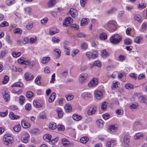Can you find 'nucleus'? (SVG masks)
Returning <instances> with one entry per match:
<instances>
[{
	"label": "nucleus",
	"instance_id": "f257e3e1",
	"mask_svg": "<svg viewBox=\"0 0 147 147\" xmlns=\"http://www.w3.org/2000/svg\"><path fill=\"white\" fill-rule=\"evenodd\" d=\"M121 40L122 37L117 34H115L112 35L109 39L110 42L114 45L119 43Z\"/></svg>",
	"mask_w": 147,
	"mask_h": 147
},
{
	"label": "nucleus",
	"instance_id": "f03ea898",
	"mask_svg": "<svg viewBox=\"0 0 147 147\" xmlns=\"http://www.w3.org/2000/svg\"><path fill=\"white\" fill-rule=\"evenodd\" d=\"M3 140L4 144L7 145L8 144L12 143L13 141V138L9 134H5L4 136Z\"/></svg>",
	"mask_w": 147,
	"mask_h": 147
},
{
	"label": "nucleus",
	"instance_id": "7ed1b4c3",
	"mask_svg": "<svg viewBox=\"0 0 147 147\" xmlns=\"http://www.w3.org/2000/svg\"><path fill=\"white\" fill-rule=\"evenodd\" d=\"M73 22V20L71 18L68 17L65 18L63 21V25L64 27H67L70 25Z\"/></svg>",
	"mask_w": 147,
	"mask_h": 147
},
{
	"label": "nucleus",
	"instance_id": "20e7f679",
	"mask_svg": "<svg viewBox=\"0 0 147 147\" xmlns=\"http://www.w3.org/2000/svg\"><path fill=\"white\" fill-rule=\"evenodd\" d=\"M95 96L97 100H100L103 97V94L102 92L99 90H97L94 92Z\"/></svg>",
	"mask_w": 147,
	"mask_h": 147
},
{
	"label": "nucleus",
	"instance_id": "39448f33",
	"mask_svg": "<svg viewBox=\"0 0 147 147\" xmlns=\"http://www.w3.org/2000/svg\"><path fill=\"white\" fill-rule=\"evenodd\" d=\"M116 23L115 21H110L107 24V26L111 30L115 29Z\"/></svg>",
	"mask_w": 147,
	"mask_h": 147
},
{
	"label": "nucleus",
	"instance_id": "423d86ee",
	"mask_svg": "<svg viewBox=\"0 0 147 147\" xmlns=\"http://www.w3.org/2000/svg\"><path fill=\"white\" fill-rule=\"evenodd\" d=\"M97 107L96 106H91L89 107L87 111V113L88 115H91L94 114L96 112Z\"/></svg>",
	"mask_w": 147,
	"mask_h": 147
},
{
	"label": "nucleus",
	"instance_id": "0eeeda50",
	"mask_svg": "<svg viewBox=\"0 0 147 147\" xmlns=\"http://www.w3.org/2000/svg\"><path fill=\"white\" fill-rule=\"evenodd\" d=\"M88 76V75L86 73H84L81 74L79 78L80 82L81 84L83 83L86 80Z\"/></svg>",
	"mask_w": 147,
	"mask_h": 147
},
{
	"label": "nucleus",
	"instance_id": "6e6552de",
	"mask_svg": "<svg viewBox=\"0 0 147 147\" xmlns=\"http://www.w3.org/2000/svg\"><path fill=\"white\" fill-rule=\"evenodd\" d=\"M98 83V80L97 79L94 78L88 83V85L90 87L94 86L97 85Z\"/></svg>",
	"mask_w": 147,
	"mask_h": 147
},
{
	"label": "nucleus",
	"instance_id": "1a4fd4ad",
	"mask_svg": "<svg viewBox=\"0 0 147 147\" xmlns=\"http://www.w3.org/2000/svg\"><path fill=\"white\" fill-rule=\"evenodd\" d=\"M116 144L117 142L115 140H111L107 142L106 146L107 147H114L117 146Z\"/></svg>",
	"mask_w": 147,
	"mask_h": 147
},
{
	"label": "nucleus",
	"instance_id": "9d476101",
	"mask_svg": "<svg viewBox=\"0 0 147 147\" xmlns=\"http://www.w3.org/2000/svg\"><path fill=\"white\" fill-rule=\"evenodd\" d=\"M25 78L26 80L29 81L32 80L34 78V76L31 73L26 72L25 74Z\"/></svg>",
	"mask_w": 147,
	"mask_h": 147
},
{
	"label": "nucleus",
	"instance_id": "9b49d317",
	"mask_svg": "<svg viewBox=\"0 0 147 147\" xmlns=\"http://www.w3.org/2000/svg\"><path fill=\"white\" fill-rule=\"evenodd\" d=\"M51 135L48 134H45L43 136L44 140L47 142H50L51 141Z\"/></svg>",
	"mask_w": 147,
	"mask_h": 147
},
{
	"label": "nucleus",
	"instance_id": "f8f14e48",
	"mask_svg": "<svg viewBox=\"0 0 147 147\" xmlns=\"http://www.w3.org/2000/svg\"><path fill=\"white\" fill-rule=\"evenodd\" d=\"M21 125L22 127L25 128L29 127L30 126L29 123L26 122L24 120H22L21 121Z\"/></svg>",
	"mask_w": 147,
	"mask_h": 147
},
{
	"label": "nucleus",
	"instance_id": "ddd939ff",
	"mask_svg": "<svg viewBox=\"0 0 147 147\" xmlns=\"http://www.w3.org/2000/svg\"><path fill=\"white\" fill-rule=\"evenodd\" d=\"M61 142L63 145L64 146H68L70 144L69 141L65 138H62L61 139Z\"/></svg>",
	"mask_w": 147,
	"mask_h": 147
},
{
	"label": "nucleus",
	"instance_id": "4468645a",
	"mask_svg": "<svg viewBox=\"0 0 147 147\" xmlns=\"http://www.w3.org/2000/svg\"><path fill=\"white\" fill-rule=\"evenodd\" d=\"M89 20L88 18H82L80 22V25L81 26H84L88 24Z\"/></svg>",
	"mask_w": 147,
	"mask_h": 147
},
{
	"label": "nucleus",
	"instance_id": "2eb2a0df",
	"mask_svg": "<svg viewBox=\"0 0 147 147\" xmlns=\"http://www.w3.org/2000/svg\"><path fill=\"white\" fill-rule=\"evenodd\" d=\"M144 137V134L142 133H139L135 135L134 139L135 140H138L139 139H142Z\"/></svg>",
	"mask_w": 147,
	"mask_h": 147
},
{
	"label": "nucleus",
	"instance_id": "dca6fc26",
	"mask_svg": "<svg viewBox=\"0 0 147 147\" xmlns=\"http://www.w3.org/2000/svg\"><path fill=\"white\" fill-rule=\"evenodd\" d=\"M69 12L71 16L73 18L75 17L77 14V11L74 9H71L69 11Z\"/></svg>",
	"mask_w": 147,
	"mask_h": 147
},
{
	"label": "nucleus",
	"instance_id": "f3484780",
	"mask_svg": "<svg viewBox=\"0 0 147 147\" xmlns=\"http://www.w3.org/2000/svg\"><path fill=\"white\" fill-rule=\"evenodd\" d=\"M57 112L58 117L59 118H61L63 116V113L61 109L60 108H58L56 110Z\"/></svg>",
	"mask_w": 147,
	"mask_h": 147
},
{
	"label": "nucleus",
	"instance_id": "a211bd4d",
	"mask_svg": "<svg viewBox=\"0 0 147 147\" xmlns=\"http://www.w3.org/2000/svg\"><path fill=\"white\" fill-rule=\"evenodd\" d=\"M109 55V54L107 52L105 49L102 50L101 52V56L104 58H105Z\"/></svg>",
	"mask_w": 147,
	"mask_h": 147
},
{
	"label": "nucleus",
	"instance_id": "6ab92c4d",
	"mask_svg": "<svg viewBox=\"0 0 147 147\" xmlns=\"http://www.w3.org/2000/svg\"><path fill=\"white\" fill-rule=\"evenodd\" d=\"M56 127V124L55 123L52 122L49 124V129L53 130L55 129Z\"/></svg>",
	"mask_w": 147,
	"mask_h": 147
},
{
	"label": "nucleus",
	"instance_id": "aec40b11",
	"mask_svg": "<svg viewBox=\"0 0 147 147\" xmlns=\"http://www.w3.org/2000/svg\"><path fill=\"white\" fill-rule=\"evenodd\" d=\"M9 117L11 119L13 120L17 119L20 117V116L15 115L12 112L9 113Z\"/></svg>",
	"mask_w": 147,
	"mask_h": 147
},
{
	"label": "nucleus",
	"instance_id": "412c9836",
	"mask_svg": "<svg viewBox=\"0 0 147 147\" xmlns=\"http://www.w3.org/2000/svg\"><path fill=\"white\" fill-rule=\"evenodd\" d=\"M97 126L99 128H102L103 127L104 122L102 119H100L96 121V122Z\"/></svg>",
	"mask_w": 147,
	"mask_h": 147
},
{
	"label": "nucleus",
	"instance_id": "4be33fe9",
	"mask_svg": "<svg viewBox=\"0 0 147 147\" xmlns=\"http://www.w3.org/2000/svg\"><path fill=\"white\" fill-rule=\"evenodd\" d=\"M59 32V30H58L56 28H53L52 30H50L49 34L51 35H53L58 33Z\"/></svg>",
	"mask_w": 147,
	"mask_h": 147
},
{
	"label": "nucleus",
	"instance_id": "5701e85b",
	"mask_svg": "<svg viewBox=\"0 0 147 147\" xmlns=\"http://www.w3.org/2000/svg\"><path fill=\"white\" fill-rule=\"evenodd\" d=\"M56 96V93L55 92L53 93L51 95L49 100V102H52L54 100Z\"/></svg>",
	"mask_w": 147,
	"mask_h": 147
},
{
	"label": "nucleus",
	"instance_id": "b1692460",
	"mask_svg": "<svg viewBox=\"0 0 147 147\" xmlns=\"http://www.w3.org/2000/svg\"><path fill=\"white\" fill-rule=\"evenodd\" d=\"M64 108L66 112H70L71 111L72 107L69 104H67L65 105L64 107Z\"/></svg>",
	"mask_w": 147,
	"mask_h": 147
},
{
	"label": "nucleus",
	"instance_id": "393cba45",
	"mask_svg": "<svg viewBox=\"0 0 147 147\" xmlns=\"http://www.w3.org/2000/svg\"><path fill=\"white\" fill-rule=\"evenodd\" d=\"M99 38L102 40H104L107 38V36L106 33H102L99 34Z\"/></svg>",
	"mask_w": 147,
	"mask_h": 147
},
{
	"label": "nucleus",
	"instance_id": "a878e982",
	"mask_svg": "<svg viewBox=\"0 0 147 147\" xmlns=\"http://www.w3.org/2000/svg\"><path fill=\"white\" fill-rule=\"evenodd\" d=\"M50 59V58L49 57H43L42 59V62L43 64L46 63L49 61Z\"/></svg>",
	"mask_w": 147,
	"mask_h": 147
},
{
	"label": "nucleus",
	"instance_id": "bb28decb",
	"mask_svg": "<svg viewBox=\"0 0 147 147\" xmlns=\"http://www.w3.org/2000/svg\"><path fill=\"white\" fill-rule=\"evenodd\" d=\"M135 20L138 21L139 22L141 23L142 21V19L141 16L138 15H135L134 17Z\"/></svg>",
	"mask_w": 147,
	"mask_h": 147
},
{
	"label": "nucleus",
	"instance_id": "cd10ccee",
	"mask_svg": "<svg viewBox=\"0 0 147 147\" xmlns=\"http://www.w3.org/2000/svg\"><path fill=\"white\" fill-rule=\"evenodd\" d=\"M13 129L14 131L16 132H18L20 131L21 127L20 125L18 124L15 125L13 127Z\"/></svg>",
	"mask_w": 147,
	"mask_h": 147
},
{
	"label": "nucleus",
	"instance_id": "c85d7f7f",
	"mask_svg": "<svg viewBox=\"0 0 147 147\" xmlns=\"http://www.w3.org/2000/svg\"><path fill=\"white\" fill-rule=\"evenodd\" d=\"M89 140V138L88 137H83L80 139V142L83 143H86Z\"/></svg>",
	"mask_w": 147,
	"mask_h": 147
},
{
	"label": "nucleus",
	"instance_id": "c756f323",
	"mask_svg": "<svg viewBox=\"0 0 147 147\" xmlns=\"http://www.w3.org/2000/svg\"><path fill=\"white\" fill-rule=\"evenodd\" d=\"M82 96L84 98H90L92 96L91 93L88 92L83 93L82 94Z\"/></svg>",
	"mask_w": 147,
	"mask_h": 147
},
{
	"label": "nucleus",
	"instance_id": "7c9ffc66",
	"mask_svg": "<svg viewBox=\"0 0 147 147\" xmlns=\"http://www.w3.org/2000/svg\"><path fill=\"white\" fill-rule=\"evenodd\" d=\"M73 119L75 120L79 121L82 118V117L80 115H78L77 114H74L72 116Z\"/></svg>",
	"mask_w": 147,
	"mask_h": 147
},
{
	"label": "nucleus",
	"instance_id": "2f4dec72",
	"mask_svg": "<svg viewBox=\"0 0 147 147\" xmlns=\"http://www.w3.org/2000/svg\"><path fill=\"white\" fill-rule=\"evenodd\" d=\"M132 43V40L129 38H127L124 40V44L126 45H129L131 44Z\"/></svg>",
	"mask_w": 147,
	"mask_h": 147
},
{
	"label": "nucleus",
	"instance_id": "473e14b6",
	"mask_svg": "<svg viewBox=\"0 0 147 147\" xmlns=\"http://www.w3.org/2000/svg\"><path fill=\"white\" fill-rule=\"evenodd\" d=\"M34 105L36 107L38 108H40L42 106V105L37 101H34L33 102Z\"/></svg>",
	"mask_w": 147,
	"mask_h": 147
},
{
	"label": "nucleus",
	"instance_id": "72a5a7b5",
	"mask_svg": "<svg viewBox=\"0 0 147 147\" xmlns=\"http://www.w3.org/2000/svg\"><path fill=\"white\" fill-rule=\"evenodd\" d=\"M34 95V94L31 91H28L26 93V96L28 98H31Z\"/></svg>",
	"mask_w": 147,
	"mask_h": 147
},
{
	"label": "nucleus",
	"instance_id": "f704fd0d",
	"mask_svg": "<svg viewBox=\"0 0 147 147\" xmlns=\"http://www.w3.org/2000/svg\"><path fill=\"white\" fill-rule=\"evenodd\" d=\"M7 53L6 50H4L0 51V57L2 58L4 57Z\"/></svg>",
	"mask_w": 147,
	"mask_h": 147
},
{
	"label": "nucleus",
	"instance_id": "c9c22d12",
	"mask_svg": "<svg viewBox=\"0 0 147 147\" xmlns=\"http://www.w3.org/2000/svg\"><path fill=\"white\" fill-rule=\"evenodd\" d=\"M23 86V84L20 82H16L14 83L12 86V87H22Z\"/></svg>",
	"mask_w": 147,
	"mask_h": 147
},
{
	"label": "nucleus",
	"instance_id": "e433bc0d",
	"mask_svg": "<svg viewBox=\"0 0 147 147\" xmlns=\"http://www.w3.org/2000/svg\"><path fill=\"white\" fill-rule=\"evenodd\" d=\"M19 102L20 104L22 105L24 103L25 101V97L22 96H20L19 97Z\"/></svg>",
	"mask_w": 147,
	"mask_h": 147
},
{
	"label": "nucleus",
	"instance_id": "4c0bfd02",
	"mask_svg": "<svg viewBox=\"0 0 147 147\" xmlns=\"http://www.w3.org/2000/svg\"><path fill=\"white\" fill-rule=\"evenodd\" d=\"M53 51L55 53V54H57V58H59L60 56L61 51L60 50L58 49H54Z\"/></svg>",
	"mask_w": 147,
	"mask_h": 147
},
{
	"label": "nucleus",
	"instance_id": "58836bf2",
	"mask_svg": "<svg viewBox=\"0 0 147 147\" xmlns=\"http://www.w3.org/2000/svg\"><path fill=\"white\" fill-rule=\"evenodd\" d=\"M3 97L6 102H7L10 100L9 95L7 93L5 94L3 96Z\"/></svg>",
	"mask_w": 147,
	"mask_h": 147
},
{
	"label": "nucleus",
	"instance_id": "ea45409f",
	"mask_svg": "<svg viewBox=\"0 0 147 147\" xmlns=\"http://www.w3.org/2000/svg\"><path fill=\"white\" fill-rule=\"evenodd\" d=\"M7 5L8 6H10L15 3V0H6Z\"/></svg>",
	"mask_w": 147,
	"mask_h": 147
},
{
	"label": "nucleus",
	"instance_id": "a19ab883",
	"mask_svg": "<svg viewBox=\"0 0 147 147\" xmlns=\"http://www.w3.org/2000/svg\"><path fill=\"white\" fill-rule=\"evenodd\" d=\"M123 142L125 144H128L129 143V138L128 136H125L123 138Z\"/></svg>",
	"mask_w": 147,
	"mask_h": 147
},
{
	"label": "nucleus",
	"instance_id": "79ce46f5",
	"mask_svg": "<svg viewBox=\"0 0 147 147\" xmlns=\"http://www.w3.org/2000/svg\"><path fill=\"white\" fill-rule=\"evenodd\" d=\"M21 54L20 52H16L14 51L12 52V56L15 57H19Z\"/></svg>",
	"mask_w": 147,
	"mask_h": 147
},
{
	"label": "nucleus",
	"instance_id": "37998d69",
	"mask_svg": "<svg viewBox=\"0 0 147 147\" xmlns=\"http://www.w3.org/2000/svg\"><path fill=\"white\" fill-rule=\"evenodd\" d=\"M142 39V38L141 36H138L136 37L135 40V42L137 44L140 43Z\"/></svg>",
	"mask_w": 147,
	"mask_h": 147
},
{
	"label": "nucleus",
	"instance_id": "c03bdc74",
	"mask_svg": "<svg viewBox=\"0 0 147 147\" xmlns=\"http://www.w3.org/2000/svg\"><path fill=\"white\" fill-rule=\"evenodd\" d=\"M117 10L116 8H112L106 11V13L108 14H110L113 13Z\"/></svg>",
	"mask_w": 147,
	"mask_h": 147
},
{
	"label": "nucleus",
	"instance_id": "a18cd8bd",
	"mask_svg": "<svg viewBox=\"0 0 147 147\" xmlns=\"http://www.w3.org/2000/svg\"><path fill=\"white\" fill-rule=\"evenodd\" d=\"M13 32L15 34H21L22 33V30L20 28H15Z\"/></svg>",
	"mask_w": 147,
	"mask_h": 147
},
{
	"label": "nucleus",
	"instance_id": "49530a36",
	"mask_svg": "<svg viewBox=\"0 0 147 147\" xmlns=\"http://www.w3.org/2000/svg\"><path fill=\"white\" fill-rule=\"evenodd\" d=\"M55 4V0H50L48 4L49 7H51Z\"/></svg>",
	"mask_w": 147,
	"mask_h": 147
},
{
	"label": "nucleus",
	"instance_id": "de8ad7c7",
	"mask_svg": "<svg viewBox=\"0 0 147 147\" xmlns=\"http://www.w3.org/2000/svg\"><path fill=\"white\" fill-rule=\"evenodd\" d=\"M33 23L32 22H30L26 25V28L28 30H31L33 26Z\"/></svg>",
	"mask_w": 147,
	"mask_h": 147
},
{
	"label": "nucleus",
	"instance_id": "09e8293b",
	"mask_svg": "<svg viewBox=\"0 0 147 147\" xmlns=\"http://www.w3.org/2000/svg\"><path fill=\"white\" fill-rule=\"evenodd\" d=\"M141 30L144 31L147 29V24L146 22H144L141 27Z\"/></svg>",
	"mask_w": 147,
	"mask_h": 147
},
{
	"label": "nucleus",
	"instance_id": "8fccbe9b",
	"mask_svg": "<svg viewBox=\"0 0 147 147\" xmlns=\"http://www.w3.org/2000/svg\"><path fill=\"white\" fill-rule=\"evenodd\" d=\"M139 100L142 103H145L146 100V98L145 96H141L139 98Z\"/></svg>",
	"mask_w": 147,
	"mask_h": 147
},
{
	"label": "nucleus",
	"instance_id": "3c124183",
	"mask_svg": "<svg viewBox=\"0 0 147 147\" xmlns=\"http://www.w3.org/2000/svg\"><path fill=\"white\" fill-rule=\"evenodd\" d=\"M86 36L85 34L82 33L80 32L78 33L76 35V37L78 38H84Z\"/></svg>",
	"mask_w": 147,
	"mask_h": 147
},
{
	"label": "nucleus",
	"instance_id": "603ef678",
	"mask_svg": "<svg viewBox=\"0 0 147 147\" xmlns=\"http://www.w3.org/2000/svg\"><path fill=\"white\" fill-rule=\"evenodd\" d=\"M98 56V53L96 52H93L91 53V58L94 59L96 57Z\"/></svg>",
	"mask_w": 147,
	"mask_h": 147
},
{
	"label": "nucleus",
	"instance_id": "864d4df0",
	"mask_svg": "<svg viewBox=\"0 0 147 147\" xmlns=\"http://www.w3.org/2000/svg\"><path fill=\"white\" fill-rule=\"evenodd\" d=\"M125 87L127 89H131L133 88V86L131 84H127L125 85Z\"/></svg>",
	"mask_w": 147,
	"mask_h": 147
},
{
	"label": "nucleus",
	"instance_id": "5fc2aeb1",
	"mask_svg": "<svg viewBox=\"0 0 147 147\" xmlns=\"http://www.w3.org/2000/svg\"><path fill=\"white\" fill-rule=\"evenodd\" d=\"M93 65L94 66L100 67L101 66V63L99 61H96L94 62Z\"/></svg>",
	"mask_w": 147,
	"mask_h": 147
},
{
	"label": "nucleus",
	"instance_id": "6e6d98bb",
	"mask_svg": "<svg viewBox=\"0 0 147 147\" xmlns=\"http://www.w3.org/2000/svg\"><path fill=\"white\" fill-rule=\"evenodd\" d=\"M20 60L22 61L21 62V63L22 64H24L25 65H28L30 63V62L28 61H24L22 59H20Z\"/></svg>",
	"mask_w": 147,
	"mask_h": 147
},
{
	"label": "nucleus",
	"instance_id": "4d7b16f0",
	"mask_svg": "<svg viewBox=\"0 0 147 147\" xmlns=\"http://www.w3.org/2000/svg\"><path fill=\"white\" fill-rule=\"evenodd\" d=\"M9 78L8 76H6L4 78L3 80V83L4 84L7 83L8 81Z\"/></svg>",
	"mask_w": 147,
	"mask_h": 147
},
{
	"label": "nucleus",
	"instance_id": "13d9d810",
	"mask_svg": "<svg viewBox=\"0 0 147 147\" xmlns=\"http://www.w3.org/2000/svg\"><path fill=\"white\" fill-rule=\"evenodd\" d=\"M66 98L67 100L69 101L73 99L74 96L72 95H67Z\"/></svg>",
	"mask_w": 147,
	"mask_h": 147
},
{
	"label": "nucleus",
	"instance_id": "bf43d9fd",
	"mask_svg": "<svg viewBox=\"0 0 147 147\" xmlns=\"http://www.w3.org/2000/svg\"><path fill=\"white\" fill-rule=\"evenodd\" d=\"M41 78V76H38L36 78L35 80V82L36 83L38 84H40V79Z\"/></svg>",
	"mask_w": 147,
	"mask_h": 147
},
{
	"label": "nucleus",
	"instance_id": "052dcab7",
	"mask_svg": "<svg viewBox=\"0 0 147 147\" xmlns=\"http://www.w3.org/2000/svg\"><path fill=\"white\" fill-rule=\"evenodd\" d=\"M79 52V50L78 49H74L73 50L71 53V55L72 57H74Z\"/></svg>",
	"mask_w": 147,
	"mask_h": 147
},
{
	"label": "nucleus",
	"instance_id": "680f3d73",
	"mask_svg": "<svg viewBox=\"0 0 147 147\" xmlns=\"http://www.w3.org/2000/svg\"><path fill=\"white\" fill-rule=\"evenodd\" d=\"M57 128L58 131H62L64 129V126L62 125H58Z\"/></svg>",
	"mask_w": 147,
	"mask_h": 147
},
{
	"label": "nucleus",
	"instance_id": "e2e57ef3",
	"mask_svg": "<svg viewBox=\"0 0 147 147\" xmlns=\"http://www.w3.org/2000/svg\"><path fill=\"white\" fill-rule=\"evenodd\" d=\"M87 0H81L80 1V4L82 7H84L87 3Z\"/></svg>",
	"mask_w": 147,
	"mask_h": 147
},
{
	"label": "nucleus",
	"instance_id": "0e129e2a",
	"mask_svg": "<svg viewBox=\"0 0 147 147\" xmlns=\"http://www.w3.org/2000/svg\"><path fill=\"white\" fill-rule=\"evenodd\" d=\"M137 105L136 103H133L130 105V108L131 109H135L137 107Z\"/></svg>",
	"mask_w": 147,
	"mask_h": 147
},
{
	"label": "nucleus",
	"instance_id": "69168bd1",
	"mask_svg": "<svg viewBox=\"0 0 147 147\" xmlns=\"http://www.w3.org/2000/svg\"><path fill=\"white\" fill-rule=\"evenodd\" d=\"M8 114V111H6L5 112H0V116L2 117H4L6 116Z\"/></svg>",
	"mask_w": 147,
	"mask_h": 147
},
{
	"label": "nucleus",
	"instance_id": "338daca9",
	"mask_svg": "<svg viewBox=\"0 0 147 147\" xmlns=\"http://www.w3.org/2000/svg\"><path fill=\"white\" fill-rule=\"evenodd\" d=\"M81 48L83 49H87L88 45L86 43H83L81 45Z\"/></svg>",
	"mask_w": 147,
	"mask_h": 147
},
{
	"label": "nucleus",
	"instance_id": "774afa93",
	"mask_svg": "<svg viewBox=\"0 0 147 147\" xmlns=\"http://www.w3.org/2000/svg\"><path fill=\"white\" fill-rule=\"evenodd\" d=\"M109 129L112 132H114L116 129V128L113 125L110 126Z\"/></svg>",
	"mask_w": 147,
	"mask_h": 147
}]
</instances>
